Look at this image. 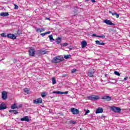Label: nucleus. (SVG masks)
<instances>
[{
    "instance_id": "1",
    "label": "nucleus",
    "mask_w": 130,
    "mask_h": 130,
    "mask_svg": "<svg viewBox=\"0 0 130 130\" xmlns=\"http://www.w3.org/2000/svg\"><path fill=\"white\" fill-rule=\"evenodd\" d=\"M63 56H58L53 58L52 62H54L55 63H57V62H60L61 61H63Z\"/></svg>"
},
{
    "instance_id": "2",
    "label": "nucleus",
    "mask_w": 130,
    "mask_h": 130,
    "mask_svg": "<svg viewBox=\"0 0 130 130\" xmlns=\"http://www.w3.org/2000/svg\"><path fill=\"white\" fill-rule=\"evenodd\" d=\"M88 100H92L95 101V100H98L99 99V96L98 95H91L87 97Z\"/></svg>"
},
{
    "instance_id": "3",
    "label": "nucleus",
    "mask_w": 130,
    "mask_h": 130,
    "mask_svg": "<svg viewBox=\"0 0 130 130\" xmlns=\"http://www.w3.org/2000/svg\"><path fill=\"white\" fill-rule=\"evenodd\" d=\"M111 109L112 111L116 113L120 112V111H121V109L117 107H112Z\"/></svg>"
},
{
    "instance_id": "4",
    "label": "nucleus",
    "mask_w": 130,
    "mask_h": 130,
    "mask_svg": "<svg viewBox=\"0 0 130 130\" xmlns=\"http://www.w3.org/2000/svg\"><path fill=\"white\" fill-rule=\"evenodd\" d=\"M28 52L30 56H34L35 55V50L33 48H30Z\"/></svg>"
},
{
    "instance_id": "5",
    "label": "nucleus",
    "mask_w": 130,
    "mask_h": 130,
    "mask_svg": "<svg viewBox=\"0 0 130 130\" xmlns=\"http://www.w3.org/2000/svg\"><path fill=\"white\" fill-rule=\"evenodd\" d=\"M2 99H3V100H6V99L8 98V93H7L6 91H3L2 93Z\"/></svg>"
},
{
    "instance_id": "6",
    "label": "nucleus",
    "mask_w": 130,
    "mask_h": 130,
    "mask_svg": "<svg viewBox=\"0 0 130 130\" xmlns=\"http://www.w3.org/2000/svg\"><path fill=\"white\" fill-rule=\"evenodd\" d=\"M102 99H103L104 100H106V101H110V100H111V97L108 95H104L102 96Z\"/></svg>"
},
{
    "instance_id": "7",
    "label": "nucleus",
    "mask_w": 130,
    "mask_h": 130,
    "mask_svg": "<svg viewBox=\"0 0 130 130\" xmlns=\"http://www.w3.org/2000/svg\"><path fill=\"white\" fill-rule=\"evenodd\" d=\"M71 111L73 113V114H78L79 111L76 108H71Z\"/></svg>"
},
{
    "instance_id": "8",
    "label": "nucleus",
    "mask_w": 130,
    "mask_h": 130,
    "mask_svg": "<svg viewBox=\"0 0 130 130\" xmlns=\"http://www.w3.org/2000/svg\"><path fill=\"white\" fill-rule=\"evenodd\" d=\"M8 38H10V39H16L17 37L14 34H9L7 35Z\"/></svg>"
},
{
    "instance_id": "9",
    "label": "nucleus",
    "mask_w": 130,
    "mask_h": 130,
    "mask_svg": "<svg viewBox=\"0 0 130 130\" xmlns=\"http://www.w3.org/2000/svg\"><path fill=\"white\" fill-rule=\"evenodd\" d=\"M34 103L36 104H39L42 103V99L39 98L34 100Z\"/></svg>"
},
{
    "instance_id": "10",
    "label": "nucleus",
    "mask_w": 130,
    "mask_h": 130,
    "mask_svg": "<svg viewBox=\"0 0 130 130\" xmlns=\"http://www.w3.org/2000/svg\"><path fill=\"white\" fill-rule=\"evenodd\" d=\"M104 23H106L107 25H111V26H113V25H114V24L111 21L108 19L105 20Z\"/></svg>"
},
{
    "instance_id": "11",
    "label": "nucleus",
    "mask_w": 130,
    "mask_h": 130,
    "mask_svg": "<svg viewBox=\"0 0 130 130\" xmlns=\"http://www.w3.org/2000/svg\"><path fill=\"white\" fill-rule=\"evenodd\" d=\"M94 73H95V70H94L93 69L89 71L88 72V76H89V77H90V78L93 77V76L94 75Z\"/></svg>"
},
{
    "instance_id": "12",
    "label": "nucleus",
    "mask_w": 130,
    "mask_h": 130,
    "mask_svg": "<svg viewBox=\"0 0 130 130\" xmlns=\"http://www.w3.org/2000/svg\"><path fill=\"white\" fill-rule=\"evenodd\" d=\"M20 120L21 121H29V117L27 116L24 117L23 118H21Z\"/></svg>"
},
{
    "instance_id": "13",
    "label": "nucleus",
    "mask_w": 130,
    "mask_h": 130,
    "mask_svg": "<svg viewBox=\"0 0 130 130\" xmlns=\"http://www.w3.org/2000/svg\"><path fill=\"white\" fill-rule=\"evenodd\" d=\"M6 108H7V107L6 106V104L4 103H2L0 105V110L6 109Z\"/></svg>"
},
{
    "instance_id": "14",
    "label": "nucleus",
    "mask_w": 130,
    "mask_h": 130,
    "mask_svg": "<svg viewBox=\"0 0 130 130\" xmlns=\"http://www.w3.org/2000/svg\"><path fill=\"white\" fill-rule=\"evenodd\" d=\"M103 112V109L102 108H99L96 109L95 113L97 114L98 113H102Z\"/></svg>"
},
{
    "instance_id": "15",
    "label": "nucleus",
    "mask_w": 130,
    "mask_h": 130,
    "mask_svg": "<svg viewBox=\"0 0 130 130\" xmlns=\"http://www.w3.org/2000/svg\"><path fill=\"white\" fill-rule=\"evenodd\" d=\"M1 17H8L9 16V13L7 12H2L0 14Z\"/></svg>"
},
{
    "instance_id": "16",
    "label": "nucleus",
    "mask_w": 130,
    "mask_h": 130,
    "mask_svg": "<svg viewBox=\"0 0 130 130\" xmlns=\"http://www.w3.org/2000/svg\"><path fill=\"white\" fill-rule=\"evenodd\" d=\"M81 45L82 48H85V47L87 46V42H86L85 41H83L81 42Z\"/></svg>"
},
{
    "instance_id": "17",
    "label": "nucleus",
    "mask_w": 130,
    "mask_h": 130,
    "mask_svg": "<svg viewBox=\"0 0 130 130\" xmlns=\"http://www.w3.org/2000/svg\"><path fill=\"white\" fill-rule=\"evenodd\" d=\"M36 31L37 32H40V33H41V32H43V31H45V28H37Z\"/></svg>"
},
{
    "instance_id": "18",
    "label": "nucleus",
    "mask_w": 130,
    "mask_h": 130,
    "mask_svg": "<svg viewBox=\"0 0 130 130\" xmlns=\"http://www.w3.org/2000/svg\"><path fill=\"white\" fill-rule=\"evenodd\" d=\"M95 44H97L98 45H104L105 44V43H101L100 41H96Z\"/></svg>"
},
{
    "instance_id": "19",
    "label": "nucleus",
    "mask_w": 130,
    "mask_h": 130,
    "mask_svg": "<svg viewBox=\"0 0 130 130\" xmlns=\"http://www.w3.org/2000/svg\"><path fill=\"white\" fill-rule=\"evenodd\" d=\"M24 92L26 93V94H29L30 93V90H29V89L25 88L24 89Z\"/></svg>"
},
{
    "instance_id": "20",
    "label": "nucleus",
    "mask_w": 130,
    "mask_h": 130,
    "mask_svg": "<svg viewBox=\"0 0 130 130\" xmlns=\"http://www.w3.org/2000/svg\"><path fill=\"white\" fill-rule=\"evenodd\" d=\"M16 108H19V107H18V106H17V105H16V103H15L14 105L11 106L12 109H16Z\"/></svg>"
},
{
    "instance_id": "21",
    "label": "nucleus",
    "mask_w": 130,
    "mask_h": 130,
    "mask_svg": "<svg viewBox=\"0 0 130 130\" xmlns=\"http://www.w3.org/2000/svg\"><path fill=\"white\" fill-rule=\"evenodd\" d=\"M49 38L51 42H53L54 40V39H53V37L52 36V35L49 36Z\"/></svg>"
},
{
    "instance_id": "22",
    "label": "nucleus",
    "mask_w": 130,
    "mask_h": 130,
    "mask_svg": "<svg viewBox=\"0 0 130 130\" xmlns=\"http://www.w3.org/2000/svg\"><path fill=\"white\" fill-rule=\"evenodd\" d=\"M52 82L53 85H55V84H56V80H55V78H52Z\"/></svg>"
},
{
    "instance_id": "23",
    "label": "nucleus",
    "mask_w": 130,
    "mask_h": 130,
    "mask_svg": "<svg viewBox=\"0 0 130 130\" xmlns=\"http://www.w3.org/2000/svg\"><path fill=\"white\" fill-rule=\"evenodd\" d=\"M60 38H58L56 41V43H57V44H59V43H60V42H61V40H60Z\"/></svg>"
},
{
    "instance_id": "24",
    "label": "nucleus",
    "mask_w": 130,
    "mask_h": 130,
    "mask_svg": "<svg viewBox=\"0 0 130 130\" xmlns=\"http://www.w3.org/2000/svg\"><path fill=\"white\" fill-rule=\"evenodd\" d=\"M112 16H115L116 18H119V14L116 13H112Z\"/></svg>"
},
{
    "instance_id": "25",
    "label": "nucleus",
    "mask_w": 130,
    "mask_h": 130,
    "mask_svg": "<svg viewBox=\"0 0 130 130\" xmlns=\"http://www.w3.org/2000/svg\"><path fill=\"white\" fill-rule=\"evenodd\" d=\"M10 112H14V114H17V113H18V111L16 110H10L9 111Z\"/></svg>"
},
{
    "instance_id": "26",
    "label": "nucleus",
    "mask_w": 130,
    "mask_h": 130,
    "mask_svg": "<svg viewBox=\"0 0 130 130\" xmlns=\"http://www.w3.org/2000/svg\"><path fill=\"white\" fill-rule=\"evenodd\" d=\"M114 74L116 75V76H120V74L119 73V72L117 71H115Z\"/></svg>"
},
{
    "instance_id": "27",
    "label": "nucleus",
    "mask_w": 130,
    "mask_h": 130,
    "mask_svg": "<svg viewBox=\"0 0 130 130\" xmlns=\"http://www.w3.org/2000/svg\"><path fill=\"white\" fill-rule=\"evenodd\" d=\"M70 55H64V58H65V59H68V58H70Z\"/></svg>"
},
{
    "instance_id": "28",
    "label": "nucleus",
    "mask_w": 130,
    "mask_h": 130,
    "mask_svg": "<svg viewBox=\"0 0 130 130\" xmlns=\"http://www.w3.org/2000/svg\"><path fill=\"white\" fill-rule=\"evenodd\" d=\"M42 97H45L46 96V92H43L41 94Z\"/></svg>"
},
{
    "instance_id": "29",
    "label": "nucleus",
    "mask_w": 130,
    "mask_h": 130,
    "mask_svg": "<svg viewBox=\"0 0 130 130\" xmlns=\"http://www.w3.org/2000/svg\"><path fill=\"white\" fill-rule=\"evenodd\" d=\"M62 45L63 47H66V46H68L69 45V44H68L67 43H64L62 44Z\"/></svg>"
},
{
    "instance_id": "30",
    "label": "nucleus",
    "mask_w": 130,
    "mask_h": 130,
    "mask_svg": "<svg viewBox=\"0 0 130 130\" xmlns=\"http://www.w3.org/2000/svg\"><path fill=\"white\" fill-rule=\"evenodd\" d=\"M76 72H77V70L76 69H74L72 70V74L76 73Z\"/></svg>"
},
{
    "instance_id": "31",
    "label": "nucleus",
    "mask_w": 130,
    "mask_h": 130,
    "mask_svg": "<svg viewBox=\"0 0 130 130\" xmlns=\"http://www.w3.org/2000/svg\"><path fill=\"white\" fill-rule=\"evenodd\" d=\"M96 37H99L100 38H105V36H98Z\"/></svg>"
},
{
    "instance_id": "32",
    "label": "nucleus",
    "mask_w": 130,
    "mask_h": 130,
    "mask_svg": "<svg viewBox=\"0 0 130 130\" xmlns=\"http://www.w3.org/2000/svg\"><path fill=\"white\" fill-rule=\"evenodd\" d=\"M1 36H2V37H7L6 36V34H5V33L1 34Z\"/></svg>"
},
{
    "instance_id": "33",
    "label": "nucleus",
    "mask_w": 130,
    "mask_h": 130,
    "mask_svg": "<svg viewBox=\"0 0 130 130\" xmlns=\"http://www.w3.org/2000/svg\"><path fill=\"white\" fill-rule=\"evenodd\" d=\"M88 113H90V110H87L86 111V112H85L84 115H87V114H88Z\"/></svg>"
},
{
    "instance_id": "34",
    "label": "nucleus",
    "mask_w": 130,
    "mask_h": 130,
    "mask_svg": "<svg viewBox=\"0 0 130 130\" xmlns=\"http://www.w3.org/2000/svg\"><path fill=\"white\" fill-rule=\"evenodd\" d=\"M57 94H60L61 95H62V94H63V92L57 91Z\"/></svg>"
},
{
    "instance_id": "35",
    "label": "nucleus",
    "mask_w": 130,
    "mask_h": 130,
    "mask_svg": "<svg viewBox=\"0 0 130 130\" xmlns=\"http://www.w3.org/2000/svg\"><path fill=\"white\" fill-rule=\"evenodd\" d=\"M41 36H42L43 37H44V36H45V35H46V34L45 33H43L41 34Z\"/></svg>"
},
{
    "instance_id": "36",
    "label": "nucleus",
    "mask_w": 130,
    "mask_h": 130,
    "mask_svg": "<svg viewBox=\"0 0 130 130\" xmlns=\"http://www.w3.org/2000/svg\"><path fill=\"white\" fill-rule=\"evenodd\" d=\"M50 33H51L50 31H49L46 32H45V34H46V35H47V34H50Z\"/></svg>"
},
{
    "instance_id": "37",
    "label": "nucleus",
    "mask_w": 130,
    "mask_h": 130,
    "mask_svg": "<svg viewBox=\"0 0 130 130\" xmlns=\"http://www.w3.org/2000/svg\"><path fill=\"white\" fill-rule=\"evenodd\" d=\"M89 0H86L87 2H88ZM92 3H96V1L95 0H91Z\"/></svg>"
},
{
    "instance_id": "38",
    "label": "nucleus",
    "mask_w": 130,
    "mask_h": 130,
    "mask_svg": "<svg viewBox=\"0 0 130 130\" xmlns=\"http://www.w3.org/2000/svg\"><path fill=\"white\" fill-rule=\"evenodd\" d=\"M15 6V9H18V8H19V7H18V6L17 5H14Z\"/></svg>"
},
{
    "instance_id": "39",
    "label": "nucleus",
    "mask_w": 130,
    "mask_h": 130,
    "mask_svg": "<svg viewBox=\"0 0 130 130\" xmlns=\"http://www.w3.org/2000/svg\"><path fill=\"white\" fill-rule=\"evenodd\" d=\"M92 37H97V35H95V34H93L92 35Z\"/></svg>"
},
{
    "instance_id": "40",
    "label": "nucleus",
    "mask_w": 130,
    "mask_h": 130,
    "mask_svg": "<svg viewBox=\"0 0 130 130\" xmlns=\"http://www.w3.org/2000/svg\"><path fill=\"white\" fill-rule=\"evenodd\" d=\"M127 79H128V77H127L124 78V81H126V80H127Z\"/></svg>"
},
{
    "instance_id": "41",
    "label": "nucleus",
    "mask_w": 130,
    "mask_h": 130,
    "mask_svg": "<svg viewBox=\"0 0 130 130\" xmlns=\"http://www.w3.org/2000/svg\"><path fill=\"white\" fill-rule=\"evenodd\" d=\"M69 91L63 92V94H68Z\"/></svg>"
},
{
    "instance_id": "42",
    "label": "nucleus",
    "mask_w": 130,
    "mask_h": 130,
    "mask_svg": "<svg viewBox=\"0 0 130 130\" xmlns=\"http://www.w3.org/2000/svg\"><path fill=\"white\" fill-rule=\"evenodd\" d=\"M71 123H72L73 124H76V122L75 121H72Z\"/></svg>"
},
{
    "instance_id": "43",
    "label": "nucleus",
    "mask_w": 130,
    "mask_h": 130,
    "mask_svg": "<svg viewBox=\"0 0 130 130\" xmlns=\"http://www.w3.org/2000/svg\"><path fill=\"white\" fill-rule=\"evenodd\" d=\"M53 94H57V91H53Z\"/></svg>"
},
{
    "instance_id": "44",
    "label": "nucleus",
    "mask_w": 130,
    "mask_h": 130,
    "mask_svg": "<svg viewBox=\"0 0 130 130\" xmlns=\"http://www.w3.org/2000/svg\"><path fill=\"white\" fill-rule=\"evenodd\" d=\"M109 13H110V14H112H112H114V13H112V12H111V11H109Z\"/></svg>"
},
{
    "instance_id": "45",
    "label": "nucleus",
    "mask_w": 130,
    "mask_h": 130,
    "mask_svg": "<svg viewBox=\"0 0 130 130\" xmlns=\"http://www.w3.org/2000/svg\"><path fill=\"white\" fill-rule=\"evenodd\" d=\"M18 107V108H20V107H22V105H19L18 107Z\"/></svg>"
},
{
    "instance_id": "46",
    "label": "nucleus",
    "mask_w": 130,
    "mask_h": 130,
    "mask_svg": "<svg viewBox=\"0 0 130 130\" xmlns=\"http://www.w3.org/2000/svg\"><path fill=\"white\" fill-rule=\"evenodd\" d=\"M46 20H50V19L48 18H46Z\"/></svg>"
},
{
    "instance_id": "47",
    "label": "nucleus",
    "mask_w": 130,
    "mask_h": 130,
    "mask_svg": "<svg viewBox=\"0 0 130 130\" xmlns=\"http://www.w3.org/2000/svg\"><path fill=\"white\" fill-rule=\"evenodd\" d=\"M129 101H130V99H129Z\"/></svg>"
}]
</instances>
